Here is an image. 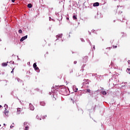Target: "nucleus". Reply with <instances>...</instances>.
I'll use <instances>...</instances> for the list:
<instances>
[{
	"label": "nucleus",
	"instance_id": "nucleus-22",
	"mask_svg": "<svg viewBox=\"0 0 130 130\" xmlns=\"http://www.w3.org/2000/svg\"><path fill=\"white\" fill-rule=\"evenodd\" d=\"M73 18L74 20H77V15H74Z\"/></svg>",
	"mask_w": 130,
	"mask_h": 130
},
{
	"label": "nucleus",
	"instance_id": "nucleus-26",
	"mask_svg": "<svg viewBox=\"0 0 130 130\" xmlns=\"http://www.w3.org/2000/svg\"><path fill=\"white\" fill-rule=\"evenodd\" d=\"M89 95H90V96L91 97H93V92H90V93L89 94Z\"/></svg>",
	"mask_w": 130,
	"mask_h": 130
},
{
	"label": "nucleus",
	"instance_id": "nucleus-8",
	"mask_svg": "<svg viewBox=\"0 0 130 130\" xmlns=\"http://www.w3.org/2000/svg\"><path fill=\"white\" fill-rule=\"evenodd\" d=\"M56 37L57 38L56 40H58V38H61L62 37V34L57 35Z\"/></svg>",
	"mask_w": 130,
	"mask_h": 130
},
{
	"label": "nucleus",
	"instance_id": "nucleus-40",
	"mask_svg": "<svg viewBox=\"0 0 130 130\" xmlns=\"http://www.w3.org/2000/svg\"><path fill=\"white\" fill-rule=\"evenodd\" d=\"M13 127H14V126L11 125V126H10V128H12Z\"/></svg>",
	"mask_w": 130,
	"mask_h": 130
},
{
	"label": "nucleus",
	"instance_id": "nucleus-37",
	"mask_svg": "<svg viewBox=\"0 0 130 130\" xmlns=\"http://www.w3.org/2000/svg\"><path fill=\"white\" fill-rule=\"evenodd\" d=\"M74 64H76L77 63V61H74Z\"/></svg>",
	"mask_w": 130,
	"mask_h": 130
},
{
	"label": "nucleus",
	"instance_id": "nucleus-50",
	"mask_svg": "<svg viewBox=\"0 0 130 130\" xmlns=\"http://www.w3.org/2000/svg\"><path fill=\"white\" fill-rule=\"evenodd\" d=\"M81 111L82 112V113H83V112H84V111H83V110H81Z\"/></svg>",
	"mask_w": 130,
	"mask_h": 130
},
{
	"label": "nucleus",
	"instance_id": "nucleus-5",
	"mask_svg": "<svg viewBox=\"0 0 130 130\" xmlns=\"http://www.w3.org/2000/svg\"><path fill=\"white\" fill-rule=\"evenodd\" d=\"M27 38H28L27 35L22 37L21 39H20V42H23V41H24V40H25V39H27Z\"/></svg>",
	"mask_w": 130,
	"mask_h": 130
},
{
	"label": "nucleus",
	"instance_id": "nucleus-55",
	"mask_svg": "<svg viewBox=\"0 0 130 130\" xmlns=\"http://www.w3.org/2000/svg\"><path fill=\"white\" fill-rule=\"evenodd\" d=\"M124 84H127V82H125Z\"/></svg>",
	"mask_w": 130,
	"mask_h": 130
},
{
	"label": "nucleus",
	"instance_id": "nucleus-30",
	"mask_svg": "<svg viewBox=\"0 0 130 130\" xmlns=\"http://www.w3.org/2000/svg\"><path fill=\"white\" fill-rule=\"evenodd\" d=\"M27 123L26 122H24V125H27Z\"/></svg>",
	"mask_w": 130,
	"mask_h": 130
},
{
	"label": "nucleus",
	"instance_id": "nucleus-49",
	"mask_svg": "<svg viewBox=\"0 0 130 130\" xmlns=\"http://www.w3.org/2000/svg\"><path fill=\"white\" fill-rule=\"evenodd\" d=\"M111 80H112V79H109V81L110 82V81H111Z\"/></svg>",
	"mask_w": 130,
	"mask_h": 130
},
{
	"label": "nucleus",
	"instance_id": "nucleus-38",
	"mask_svg": "<svg viewBox=\"0 0 130 130\" xmlns=\"http://www.w3.org/2000/svg\"><path fill=\"white\" fill-rule=\"evenodd\" d=\"M93 48L94 50H95V45H93Z\"/></svg>",
	"mask_w": 130,
	"mask_h": 130
},
{
	"label": "nucleus",
	"instance_id": "nucleus-61",
	"mask_svg": "<svg viewBox=\"0 0 130 130\" xmlns=\"http://www.w3.org/2000/svg\"><path fill=\"white\" fill-rule=\"evenodd\" d=\"M60 3H61V2H59V3L60 4Z\"/></svg>",
	"mask_w": 130,
	"mask_h": 130
},
{
	"label": "nucleus",
	"instance_id": "nucleus-46",
	"mask_svg": "<svg viewBox=\"0 0 130 130\" xmlns=\"http://www.w3.org/2000/svg\"><path fill=\"white\" fill-rule=\"evenodd\" d=\"M70 18L69 17H67V20H69Z\"/></svg>",
	"mask_w": 130,
	"mask_h": 130
},
{
	"label": "nucleus",
	"instance_id": "nucleus-28",
	"mask_svg": "<svg viewBox=\"0 0 130 130\" xmlns=\"http://www.w3.org/2000/svg\"><path fill=\"white\" fill-rule=\"evenodd\" d=\"M81 40L82 42H85V40H84V39H81Z\"/></svg>",
	"mask_w": 130,
	"mask_h": 130
},
{
	"label": "nucleus",
	"instance_id": "nucleus-29",
	"mask_svg": "<svg viewBox=\"0 0 130 130\" xmlns=\"http://www.w3.org/2000/svg\"><path fill=\"white\" fill-rule=\"evenodd\" d=\"M91 32H92V33H94V32H95V30L92 29V30H91Z\"/></svg>",
	"mask_w": 130,
	"mask_h": 130
},
{
	"label": "nucleus",
	"instance_id": "nucleus-36",
	"mask_svg": "<svg viewBox=\"0 0 130 130\" xmlns=\"http://www.w3.org/2000/svg\"><path fill=\"white\" fill-rule=\"evenodd\" d=\"M125 36H126V35L125 34H124V35H122V37H125Z\"/></svg>",
	"mask_w": 130,
	"mask_h": 130
},
{
	"label": "nucleus",
	"instance_id": "nucleus-10",
	"mask_svg": "<svg viewBox=\"0 0 130 130\" xmlns=\"http://www.w3.org/2000/svg\"><path fill=\"white\" fill-rule=\"evenodd\" d=\"M8 63H9V62H3L2 63V67H7V66H8Z\"/></svg>",
	"mask_w": 130,
	"mask_h": 130
},
{
	"label": "nucleus",
	"instance_id": "nucleus-63",
	"mask_svg": "<svg viewBox=\"0 0 130 130\" xmlns=\"http://www.w3.org/2000/svg\"><path fill=\"white\" fill-rule=\"evenodd\" d=\"M0 126H2V125H1V124H0Z\"/></svg>",
	"mask_w": 130,
	"mask_h": 130
},
{
	"label": "nucleus",
	"instance_id": "nucleus-19",
	"mask_svg": "<svg viewBox=\"0 0 130 130\" xmlns=\"http://www.w3.org/2000/svg\"><path fill=\"white\" fill-rule=\"evenodd\" d=\"M36 63H37L36 62L34 63V64H33L34 69H35V68H37V64H36Z\"/></svg>",
	"mask_w": 130,
	"mask_h": 130
},
{
	"label": "nucleus",
	"instance_id": "nucleus-42",
	"mask_svg": "<svg viewBox=\"0 0 130 130\" xmlns=\"http://www.w3.org/2000/svg\"><path fill=\"white\" fill-rule=\"evenodd\" d=\"M73 73V70H71V71H70V73Z\"/></svg>",
	"mask_w": 130,
	"mask_h": 130
},
{
	"label": "nucleus",
	"instance_id": "nucleus-33",
	"mask_svg": "<svg viewBox=\"0 0 130 130\" xmlns=\"http://www.w3.org/2000/svg\"><path fill=\"white\" fill-rule=\"evenodd\" d=\"M36 118H37V119H39V116H38V115H37V116H36Z\"/></svg>",
	"mask_w": 130,
	"mask_h": 130
},
{
	"label": "nucleus",
	"instance_id": "nucleus-54",
	"mask_svg": "<svg viewBox=\"0 0 130 130\" xmlns=\"http://www.w3.org/2000/svg\"><path fill=\"white\" fill-rule=\"evenodd\" d=\"M49 94H50V95H51V92H49Z\"/></svg>",
	"mask_w": 130,
	"mask_h": 130
},
{
	"label": "nucleus",
	"instance_id": "nucleus-56",
	"mask_svg": "<svg viewBox=\"0 0 130 130\" xmlns=\"http://www.w3.org/2000/svg\"><path fill=\"white\" fill-rule=\"evenodd\" d=\"M102 90H104V88H102Z\"/></svg>",
	"mask_w": 130,
	"mask_h": 130
},
{
	"label": "nucleus",
	"instance_id": "nucleus-57",
	"mask_svg": "<svg viewBox=\"0 0 130 130\" xmlns=\"http://www.w3.org/2000/svg\"><path fill=\"white\" fill-rule=\"evenodd\" d=\"M29 63H30V62H28L27 64H29Z\"/></svg>",
	"mask_w": 130,
	"mask_h": 130
},
{
	"label": "nucleus",
	"instance_id": "nucleus-59",
	"mask_svg": "<svg viewBox=\"0 0 130 130\" xmlns=\"http://www.w3.org/2000/svg\"><path fill=\"white\" fill-rule=\"evenodd\" d=\"M17 58H19V56H17Z\"/></svg>",
	"mask_w": 130,
	"mask_h": 130
},
{
	"label": "nucleus",
	"instance_id": "nucleus-7",
	"mask_svg": "<svg viewBox=\"0 0 130 130\" xmlns=\"http://www.w3.org/2000/svg\"><path fill=\"white\" fill-rule=\"evenodd\" d=\"M22 110H23V109H22L20 108H17V114H18V115L20 114V113H21V112L22 111Z\"/></svg>",
	"mask_w": 130,
	"mask_h": 130
},
{
	"label": "nucleus",
	"instance_id": "nucleus-15",
	"mask_svg": "<svg viewBox=\"0 0 130 130\" xmlns=\"http://www.w3.org/2000/svg\"><path fill=\"white\" fill-rule=\"evenodd\" d=\"M34 69L35 70V71H36L37 72H38V73H39L40 71H39V68H38V67H36L34 68Z\"/></svg>",
	"mask_w": 130,
	"mask_h": 130
},
{
	"label": "nucleus",
	"instance_id": "nucleus-23",
	"mask_svg": "<svg viewBox=\"0 0 130 130\" xmlns=\"http://www.w3.org/2000/svg\"><path fill=\"white\" fill-rule=\"evenodd\" d=\"M86 91L88 93H91V90L89 89H86Z\"/></svg>",
	"mask_w": 130,
	"mask_h": 130
},
{
	"label": "nucleus",
	"instance_id": "nucleus-39",
	"mask_svg": "<svg viewBox=\"0 0 130 130\" xmlns=\"http://www.w3.org/2000/svg\"><path fill=\"white\" fill-rule=\"evenodd\" d=\"M12 3H15V0H11Z\"/></svg>",
	"mask_w": 130,
	"mask_h": 130
},
{
	"label": "nucleus",
	"instance_id": "nucleus-13",
	"mask_svg": "<svg viewBox=\"0 0 130 130\" xmlns=\"http://www.w3.org/2000/svg\"><path fill=\"white\" fill-rule=\"evenodd\" d=\"M45 102H40V105H41V106H45Z\"/></svg>",
	"mask_w": 130,
	"mask_h": 130
},
{
	"label": "nucleus",
	"instance_id": "nucleus-21",
	"mask_svg": "<svg viewBox=\"0 0 130 130\" xmlns=\"http://www.w3.org/2000/svg\"><path fill=\"white\" fill-rule=\"evenodd\" d=\"M18 33H19V34H22V33H23V31L22 30V29H19L18 30Z\"/></svg>",
	"mask_w": 130,
	"mask_h": 130
},
{
	"label": "nucleus",
	"instance_id": "nucleus-62",
	"mask_svg": "<svg viewBox=\"0 0 130 130\" xmlns=\"http://www.w3.org/2000/svg\"><path fill=\"white\" fill-rule=\"evenodd\" d=\"M40 120H41V118H40Z\"/></svg>",
	"mask_w": 130,
	"mask_h": 130
},
{
	"label": "nucleus",
	"instance_id": "nucleus-58",
	"mask_svg": "<svg viewBox=\"0 0 130 130\" xmlns=\"http://www.w3.org/2000/svg\"><path fill=\"white\" fill-rule=\"evenodd\" d=\"M83 67H85V66L83 65L82 68H83Z\"/></svg>",
	"mask_w": 130,
	"mask_h": 130
},
{
	"label": "nucleus",
	"instance_id": "nucleus-60",
	"mask_svg": "<svg viewBox=\"0 0 130 130\" xmlns=\"http://www.w3.org/2000/svg\"><path fill=\"white\" fill-rule=\"evenodd\" d=\"M4 125H6V124H5V123H4Z\"/></svg>",
	"mask_w": 130,
	"mask_h": 130
},
{
	"label": "nucleus",
	"instance_id": "nucleus-27",
	"mask_svg": "<svg viewBox=\"0 0 130 130\" xmlns=\"http://www.w3.org/2000/svg\"><path fill=\"white\" fill-rule=\"evenodd\" d=\"M14 70H15V68H13L12 71H11V74H13L14 73Z\"/></svg>",
	"mask_w": 130,
	"mask_h": 130
},
{
	"label": "nucleus",
	"instance_id": "nucleus-20",
	"mask_svg": "<svg viewBox=\"0 0 130 130\" xmlns=\"http://www.w3.org/2000/svg\"><path fill=\"white\" fill-rule=\"evenodd\" d=\"M126 72L128 74H129L130 75V68L129 69L127 68Z\"/></svg>",
	"mask_w": 130,
	"mask_h": 130
},
{
	"label": "nucleus",
	"instance_id": "nucleus-12",
	"mask_svg": "<svg viewBox=\"0 0 130 130\" xmlns=\"http://www.w3.org/2000/svg\"><path fill=\"white\" fill-rule=\"evenodd\" d=\"M93 7H99V3H98V2L94 3L93 4Z\"/></svg>",
	"mask_w": 130,
	"mask_h": 130
},
{
	"label": "nucleus",
	"instance_id": "nucleus-43",
	"mask_svg": "<svg viewBox=\"0 0 130 130\" xmlns=\"http://www.w3.org/2000/svg\"><path fill=\"white\" fill-rule=\"evenodd\" d=\"M88 33H89V35H91V32L90 31H88Z\"/></svg>",
	"mask_w": 130,
	"mask_h": 130
},
{
	"label": "nucleus",
	"instance_id": "nucleus-32",
	"mask_svg": "<svg viewBox=\"0 0 130 130\" xmlns=\"http://www.w3.org/2000/svg\"><path fill=\"white\" fill-rule=\"evenodd\" d=\"M53 90H54V89H55V90H56V88H55L54 87H53L52 88V90H53Z\"/></svg>",
	"mask_w": 130,
	"mask_h": 130
},
{
	"label": "nucleus",
	"instance_id": "nucleus-1",
	"mask_svg": "<svg viewBox=\"0 0 130 130\" xmlns=\"http://www.w3.org/2000/svg\"><path fill=\"white\" fill-rule=\"evenodd\" d=\"M60 91L61 92V94L64 96H68V95H70V90L69 88L64 86H62Z\"/></svg>",
	"mask_w": 130,
	"mask_h": 130
},
{
	"label": "nucleus",
	"instance_id": "nucleus-18",
	"mask_svg": "<svg viewBox=\"0 0 130 130\" xmlns=\"http://www.w3.org/2000/svg\"><path fill=\"white\" fill-rule=\"evenodd\" d=\"M29 126L27 125L25 127L24 130H29Z\"/></svg>",
	"mask_w": 130,
	"mask_h": 130
},
{
	"label": "nucleus",
	"instance_id": "nucleus-6",
	"mask_svg": "<svg viewBox=\"0 0 130 130\" xmlns=\"http://www.w3.org/2000/svg\"><path fill=\"white\" fill-rule=\"evenodd\" d=\"M72 89L74 92H77L78 91V88H77V86L76 85H74L72 86Z\"/></svg>",
	"mask_w": 130,
	"mask_h": 130
},
{
	"label": "nucleus",
	"instance_id": "nucleus-34",
	"mask_svg": "<svg viewBox=\"0 0 130 130\" xmlns=\"http://www.w3.org/2000/svg\"><path fill=\"white\" fill-rule=\"evenodd\" d=\"M47 115H45L44 116V117L43 118V119H44V118H45V117H47Z\"/></svg>",
	"mask_w": 130,
	"mask_h": 130
},
{
	"label": "nucleus",
	"instance_id": "nucleus-31",
	"mask_svg": "<svg viewBox=\"0 0 130 130\" xmlns=\"http://www.w3.org/2000/svg\"><path fill=\"white\" fill-rule=\"evenodd\" d=\"M113 48H116L117 47V46H113Z\"/></svg>",
	"mask_w": 130,
	"mask_h": 130
},
{
	"label": "nucleus",
	"instance_id": "nucleus-14",
	"mask_svg": "<svg viewBox=\"0 0 130 130\" xmlns=\"http://www.w3.org/2000/svg\"><path fill=\"white\" fill-rule=\"evenodd\" d=\"M103 95H106L107 92L106 91H102L101 92Z\"/></svg>",
	"mask_w": 130,
	"mask_h": 130
},
{
	"label": "nucleus",
	"instance_id": "nucleus-24",
	"mask_svg": "<svg viewBox=\"0 0 130 130\" xmlns=\"http://www.w3.org/2000/svg\"><path fill=\"white\" fill-rule=\"evenodd\" d=\"M10 63H11V64H14V63H15V62L13 61H10Z\"/></svg>",
	"mask_w": 130,
	"mask_h": 130
},
{
	"label": "nucleus",
	"instance_id": "nucleus-16",
	"mask_svg": "<svg viewBox=\"0 0 130 130\" xmlns=\"http://www.w3.org/2000/svg\"><path fill=\"white\" fill-rule=\"evenodd\" d=\"M84 61H87V60H88V56H85L83 58Z\"/></svg>",
	"mask_w": 130,
	"mask_h": 130
},
{
	"label": "nucleus",
	"instance_id": "nucleus-11",
	"mask_svg": "<svg viewBox=\"0 0 130 130\" xmlns=\"http://www.w3.org/2000/svg\"><path fill=\"white\" fill-rule=\"evenodd\" d=\"M16 80H17L18 83H23V81H22V80L20 79L19 78H16Z\"/></svg>",
	"mask_w": 130,
	"mask_h": 130
},
{
	"label": "nucleus",
	"instance_id": "nucleus-64",
	"mask_svg": "<svg viewBox=\"0 0 130 130\" xmlns=\"http://www.w3.org/2000/svg\"><path fill=\"white\" fill-rule=\"evenodd\" d=\"M47 53H48V52H47Z\"/></svg>",
	"mask_w": 130,
	"mask_h": 130
},
{
	"label": "nucleus",
	"instance_id": "nucleus-47",
	"mask_svg": "<svg viewBox=\"0 0 130 130\" xmlns=\"http://www.w3.org/2000/svg\"><path fill=\"white\" fill-rule=\"evenodd\" d=\"M36 90L37 91H39V89L38 88H37Z\"/></svg>",
	"mask_w": 130,
	"mask_h": 130
},
{
	"label": "nucleus",
	"instance_id": "nucleus-35",
	"mask_svg": "<svg viewBox=\"0 0 130 130\" xmlns=\"http://www.w3.org/2000/svg\"><path fill=\"white\" fill-rule=\"evenodd\" d=\"M49 21H51V20H52V19H51V17H49Z\"/></svg>",
	"mask_w": 130,
	"mask_h": 130
},
{
	"label": "nucleus",
	"instance_id": "nucleus-51",
	"mask_svg": "<svg viewBox=\"0 0 130 130\" xmlns=\"http://www.w3.org/2000/svg\"><path fill=\"white\" fill-rule=\"evenodd\" d=\"M112 64H113L112 62H111V66H112Z\"/></svg>",
	"mask_w": 130,
	"mask_h": 130
},
{
	"label": "nucleus",
	"instance_id": "nucleus-2",
	"mask_svg": "<svg viewBox=\"0 0 130 130\" xmlns=\"http://www.w3.org/2000/svg\"><path fill=\"white\" fill-rule=\"evenodd\" d=\"M5 107V111H4V116L5 117H8L9 116V111L8 110V108H9V106H8V105L5 104L4 105Z\"/></svg>",
	"mask_w": 130,
	"mask_h": 130
},
{
	"label": "nucleus",
	"instance_id": "nucleus-4",
	"mask_svg": "<svg viewBox=\"0 0 130 130\" xmlns=\"http://www.w3.org/2000/svg\"><path fill=\"white\" fill-rule=\"evenodd\" d=\"M56 16L58 17V21H60L61 19H62V16H61V11H60L59 13H55Z\"/></svg>",
	"mask_w": 130,
	"mask_h": 130
},
{
	"label": "nucleus",
	"instance_id": "nucleus-52",
	"mask_svg": "<svg viewBox=\"0 0 130 130\" xmlns=\"http://www.w3.org/2000/svg\"><path fill=\"white\" fill-rule=\"evenodd\" d=\"M2 105H0V108H2Z\"/></svg>",
	"mask_w": 130,
	"mask_h": 130
},
{
	"label": "nucleus",
	"instance_id": "nucleus-44",
	"mask_svg": "<svg viewBox=\"0 0 130 130\" xmlns=\"http://www.w3.org/2000/svg\"><path fill=\"white\" fill-rule=\"evenodd\" d=\"M123 87H125V85H123L121 86V88H123Z\"/></svg>",
	"mask_w": 130,
	"mask_h": 130
},
{
	"label": "nucleus",
	"instance_id": "nucleus-3",
	"mask_svg": "<svg viewBox=\"0 0 130 130\" xmlns=\"http://www.w3.org/2000/svg\"><path fill=\"white\" fill-rule=\"evenodd\" d=\"M83 88H89V80L85 79L82 83Z\"/></svg>",
	"mask_w": 130,
	"mask_h": 130
},
{
	"label": "nucleus",
	"instance_id": "nucleus-48",
	"mask_svg": "<svg viewBox=\"0 0 130 130\" xmlns=\"http://www.w3.org/2000/svg\"><path fill=\"white\" fill-rule=\"evenodd\" d=\"M17 60H20V58H17Z\"/></svg>",
	"mask_w": 130,
	"mask_h": 130
},
{
	"label": "nucleus",
	"instance_id": "nucleus-17",
	"mask_svg": "<svg viewBox=\"0 0 130 130\" xmlns=\"http://www.w3.org/2000/svg\"><path fill=\"white\" fill-rule=\"evenodd\" d=\"M27 7L29 8V9H31V8H32V4H28V5H27Z\"/></svg>",
	"mask_w": 130,
	"mask_h": 130
},
{
	"label": "nucleus",
	"instance_id": "nucleus-41",
	"mask_svg": "<svg viewBox=\"0 0 130 130\" xmlns=\"http://www.w3.org/2000/svg\"><path fill=\"white\" fill-rule=\"evenodd\" d=\"M54 90H52V91H51L53 93V94H54Z\"/></svg>",
	"mask_w": 130,
	"mask_h": 130
},
{
	"label": "nucleus",
	"instance_id": "nucleus-9",
	"mask_svg": "<svg viewBox=\"0 0 130 130\" xmlns=\"http://www.w3.org/2000/svg\"><path fill=\"white\" fill-rule=\"evenodd\" d=\"M29 109L30 110H34V106L32 105V104H29Z\"/></svg>",
	"mask_w": 130,
	"mask_h": 130
},
{
	"label": "nucleus",
	"instance_id": "nucleus-25",
	"mask_svg": "<svg viewBox=\"0 0 130 130\" xmlns=\"http://www.w3.org/2000/svg\"><path fill=\"white\" fill-rule=\"evenodd\" d=\"M88 43H89L90 46H92V43H91V42H90V40L88 41Z\"/></svg>",
	"mask_w": 130,
	"mask_h": 130
},
{
	"label": "nucleus",
	"instance_id": "nucleus-45",
	"mask_svg": "<svg viewBox=\"0 0 130 130\" xmlns=\"http://www.w3.org/2000/svg\"><path fill=\"white\" fill-rule=\"evenodd\" d=\"M127 62L128 63H130V60H128Z\"/></svg>",
	"mask_w": 130,
	"mask_h": 130
},
{
	"label": "nucleus",
	"instance_id": "nucleus-53",
	"mask_svg": "<svg viewBox=\"0 0 130 130\" xmlns=\"http://www.w3.org/2000/svg\"><path fill=\"white\" fill-rule=\"evenodd\" d=\"M71 101H73V99L71 98Z\"/></svg>",
	"mask_w": 130,
	"mask_h": 130
}]
</instances>
